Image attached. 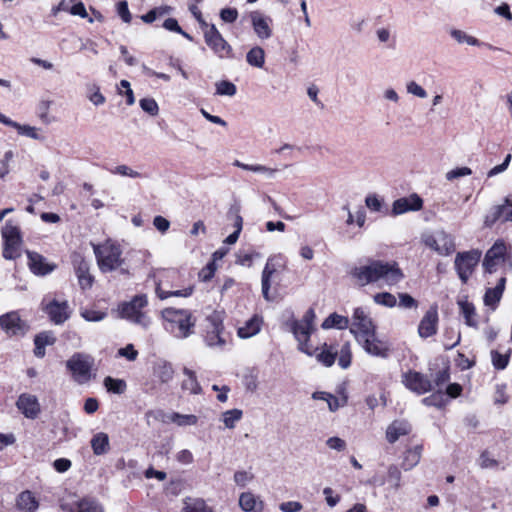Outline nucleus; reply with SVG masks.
<instances>
[{
  "label": "nucleus",
  "instance_id": "obj_1",
  "mask_svg": "<svg viewBox=\"0 0 512 512\" xmlns=\"http://www.w3.org/2000/svg\"><path fill=\"white\" fill-rule=\"evenodd\" d=\"M349 274L354 283L360 287L373 283H377L379 287L384 285L390 287L398 284L404 278L396 262L381 260H369L366 264L355 266Z\"/></svg>",
  "mask_w": 512,
  "mask_h": 512
},
{
  "label": "nucleus",
  "instance_id": "obj_2",
  "mask_svg": "<svg viewBox=\"0 0 512 512\" xmlns=\"http://www.w3.org/2000/svg\"><path fill=\"white\" fill-rule=\"evenodd\" d=\"M152 277L156 285L155 292L161 300L169 297L187 298L193 294L194 286L183 287V276L177 269H156Z\"/></svg>",
  "mask_w": 512,
  "mask_h": 512
},
{
  "label": "nucleus",
  "instance_id": "obj_3",
  "mask_svg": "<svg viewBox=\"0 0 512 512\" xmlns=\"http://www.w3.org/2000/svg\"><path fill=\"white\" fill-rule=\"evenodd\" d=\"M163 327L179 339H185L194 333L196 319L186 309L165 308L161 311Z\"/></svg>",
  "mask_w": 512,
  "mask_h": 512
},
{
  "label": "nucleus",
  "instance_id": "obj_4",
  "mask_svg": "<svg viewBox=\"0 0 512 512\" xmlns=\"http://www.w3.org/2000/svg\"><path fill=\"white\" fill-rule=\"evenodd\" d=\"M315 319L316 314L314 309L309 308L303 315L302 319L292 320L290 322V330L298 342V349L308 356H314V350L312 345L309 343V340L311 334L315 330Z\"/></svg>",
  "mask_w": 512,
  "mask_h": 512
},
{
  "label": "nucleus",
  "instance_id": "obj_5",
  "mask_svg": "<svg viewBox=\"0 0 512 512\" xmlns=\"http://www.w3.org/2000/svg\"><path fill=\"white\" fill-rule=\"evenodd\" d=\"M93 250L97 265L103 273L115 271L124 263L120 245L111 240L94 245Z\"/></svg>",
  "mask_w": 512,
  "mask_h": 512
},
{
  "label": "nucleus",
  "instance_id": "obj_6",
  "mask_svg": "<svg viewBox=\"0 0 512 512\" xmlns=\"http://www.w3.org/2000/svg\"><path fill=\"white\" fill-rule=\"evenodd\" d=\"M147 303L148 301L145 295H137L131 301L119 305V316L143 328H148L151 323L150 318L142 312V309Z\"/></svg>",
  "mask_w": 512,
  "mask_h": 512
},
{
  "label": "nucleus",
  "instance_id": "obj_7",
  "mask_svg": "<svg viewBox=\"0 0 512 512\" xmlns=\"http://www.w3.org/2000/svg\"><path fill=\"white\" fill-rule=\"evenodd\" d=\"M94 359L84 353H74L67 361L66 367L73 380L82 385L88 383L92 378Z\"/></svg>",
  "mask_w": 512,
  "mask_h": 512
},
{
  "label": "nucleus",
  "instance_id": "obj_8",
  "mask_svg": "<svg viewBox=\"0 0 512 512\" xmlns=\"http://www.w3.org/2000/svg\"><path fill=\"white\" fill-rule=\"evenodd\" d=\"M512 262L507 255V247L503 241H496L486 252L483 267L486 272L493 273L511 268Z\"/></svg>",
  "mask_w": 512,
  "mask_h": 512
},
{
  "label": "nucleus",
  "instance_id": "obj_9",
  "mask_svg": "<svg viewBox=\"0 0 512 512\" xmlns=\"http://www.w3.org/2000/svg\"><path fill=\"white\" fill-rule=\"evenodd\" d=\"M2 237L4 239L3 257L6 260H15L22 254V238L20 229L7 222L2 229Z\"/></svg>",
  "mask_w": 512,
  "mask_h": 512
},
{
  "label": "nucleus",
  "instance_id": "obj_10",
  "mask_svg": "<svg viewBox=\"0 0 512 512\" xmlns=\"http://www.w3.org/2000/svg\"><path fill=\"white\" fill-rule=\"evenodd\" d=\"M375 331L376 326L369 314L363 308H356L352 315L350 332L355 336L357 342L366 337H372V333Z\"/></svg>",
  "mask_w": 512,
  "mask_h": 512
},
{
  "label": "nucleus",
  "instance_id": "obj_11",
  "mask_svg": "<svg viewBox=\"0 0 512 512\" xmlns=\"http://www.w3.org/2000/svg\"><path fill=\"white\" fill-rule=\"evenodd\" d=\"M480 258L481 251L477 249L461 252L456 255L455 269L463 283L468 281L475 267L478 265Z\"/></svg>",
  "mask_w": 512,
  "mask_h": 512
},
{
  "label": "nucleus",
  "instance_id": "obj_12",
  "mask_svg": "<svg viewBox=\"0 0 512 512\" xmlns=\"http://www.w3.org/2000/svg\"><path fill=\"white\" fill-rule=\"evenodd\" d=\"M204 40L207 46L221 59L232 56V47L223 38L214 24H211L204 31Z\"/></svg>",
  "mask_w": 512,
  "mask_h": 512
},
{
  "label": "nucleus",
  "instance_id": "obj_13",
  "mask_svg": "<svg viewBox=\"0 0 512 512\" xmlns=\"http://www.w3.org/2000/svg\"><path fill=\"white\" fill-rule=\"evenodd\" d=\"M423 241L427 247L440 255L446 256L455 250L454 238L444 231L437 232L434 235H427Z\"/></svg>",
  "mask_w": 512,
  "mask_h": 512
},
{
  "label": "nucleus",
  "instance_id": "obj_14",
  "mask_svg": "<svg viewBox=\"0 0 512 512\" xmlns=\"http://www.w3.org/2000/svg\"><path fill=\"white\" fill-rule=\"evenodd\" d=\"M402 383L407 389L418 395L432 390L431 381L423 374L412 370L402 374Z\"/></svg>",
  "mask_w": 512,
  "mask_h": 512
},
{
  "label": "nucleus",
  "instance_id": "obj_15",
  "mask_svg": "<svg viewBox=\"0 0 512 512\" xmlns=\"http://www.w3.org/2000/svg\"><path fill=\"white\" fill-rule=\"evenodd\" d=\"M66 512H103L102 507L94 500L72 496L61 503Z\"/></svg>",
  "mask_w": 512,
  "mask_h": 512
},
{
  "label": "nucleus",
  "instance_id": "obj_16",
  "mask_svg": "<svg viewBox=\"0 0 512 512\" xmlns=\"http://www.w3.org/2000/svg\"><path fill=\"white\" fill-rule=\"evenodd\" d=\"M0 326L9 336L24 335L28 325L23 321L18 312H8L0 317Z\"/></svg>",
  "mask_w": 512,
  "mask_h": 512
},
{
  "label": "nucleus",
  "instance_id": "obj_17",
  "mask_svg": "<svg viewBox=\"0 0 512 512\" xmlns=\"http://www.w3.org/2000/svg\"><path fill=\"white\" fill-rule=\"evenodd\" d=\"M368 354L387 358L390 354V344L388 341L380 339L376 336V331L372 333V337H366L358 342Z\"/></svg>",
  "mask_w": 512,
  "mask_h": 512
},
{
  "label": "nucleus",
  "instance_id": "obj_18",
  "mask_svg": "<svg viewBox=\"0 0 512 512\" xmlns=\"http://www.w3.org/2000/svg\"><path fill=\"white\" fill-rule=\"evenodd\" d=\"M254 33L260 40L269 39L272 36V19L259 11H252L249 15Z\"/></svg>",
  "mask_w": 512,
  "mask_h": 512
},
{
  "label": "nucleus",
  "instance_id": "obj_19",
  "mask_svg": "<svg viewBox=\"0 0 512 512\" xmlns=\"http://www.w3.org/2000/svg\"><path fill=\"white\" fill-rule=\"evenodd\" d=\"M208 320L211 322L212 328L207 331L205 336L207 346L211 348H223L226 345V340L222 336L224 327L221 319L217 315H212L208 317Z\"/></svg>",
  "mask_w": 512,
  "mask_h": 512
},
{
  "label": "nucleus",
  "instance_id": "obj_20",
  "mask_svg": "<svg viewBox=\"0 0 512 512\" xmlns=\"http://www.w3.org/2000/svg\"><path fill=\"white\" fill-rule=\"evenodd\" d=\"M438 326L437 306H431L421 319L418 334L421 338H428L436 334Z\"/></svg>",
  "mask_w": 512,
  "mask_h": 512
},
{
  "label": "nucleus",
  "instance_id": "obj_21",
  "mask_svg": "<svg viewBox=\"0 0 512 512\" xmlns=\"http://www.w3.org/2000/svg\"><path fill=\"white\" fill-rule=\"evenodd\" d=\"M423 206V200L417 194L402 197L392 204V214L401 215L410 211H419Z\"/></svg>",
  "mask_w": 512,
  "mask_h": 512
},
{
  "label": "nucleus",
  "instance_id": "obj_22",
  "mask_svg": "<svg viewBox=\"0 0 512 512\" xmlns=\"http://www.w3.org/2000/svg\"><path fill=\"white\" fill-rule=\"evenodd\" d=\"M27 257L29 269L37 276H45L56 268L55 264L49 263L45 257L36 252L27 251Z\"/></svg>",
  "mask_w": 512,
  "mask_h": 512
},
{
  "label": "nucleus",
  "instance_id": "obj_23",
  "mask_svg": "<svg viewBox=\"0 0 512 512\" xmlns=\"http://www.w3.org/2000/svg\"><path fill=\"white\" fill-rule=\"evenodd\" d=\"M17 408L29 419H35L40 413V404L36 396L28 393L21 394L16 402Z\"/></svg>",
  "mask_w": 512,
  "mask_h": 512
},
{
  "label": "nucleus",
  "instance_id": "obj_24",
  "mask_svg": "<svg viewBox=\"0 0 512 512\" xmlns=\"http://www.w3.org/2000/svg\"><path fill=\"white\" fill-rule=\"evenodd\" d=\"M44 310L49 315L50 320L56 325L64 323L70 317L67 301L59 302L53 300L44 307Z\"/></svg>",
  "mask_w": 512,
  "mask_h": 512
},
{
  "label": "nucleus",
  "instance_id": "obj_25",
  "mask_svg": "<svg viewBox=\"0 0 512 512\" xmlns=\"http://www.w3.org/2000/svg\"><path fill=\"white\" fill-rule=\"evenodd\" d=\"M262 324L263 318L259 315H254L243 326L238 328L237 334L242 339L251 338L260 332Z\"/></svg>",
  "mask_w": 512,
  "mask_h": 512
},
{
  "label": "nucleus",
  "instance_id": "obj_26",
  "mask_svg": "<svg viewBox=\"0 0 512 512\" xmlns=\"http://www.w3.org/2000/svg\"><path fill=\"white\" fill-rule=\"evenodd\" d=\"M410 425L404 420L393 421L386 430V439L389 443H395L401 436L410 432Z\"/></svg>",
  "mask_w": 512,
  "mask_h": 512
},
{
  "label": "nucleus",
  "instance_id": "obj_27",
  "mask_svg": "<svg viewBox=\"0 0 512 512\" xmlns=\"http://www.w3.org/2000/svg\"><path fill=\"white\" fill-rule=\"evenodd\" d=\"M239 505L246 512H262L263 502L251 492H243L239 497Z\"/></svg>",
  "mask_w": 512,
  "mask_h": 512
},
{
  "label": "nucleus",
  "instance_id": "obj_28",
  "mask_svg": "<svg viewBox=\"0 0 512 512\" xmlns=\"http://www.w3.org/2000/svg\"><path fill=\"white\" fill-rule=\"evenodd\" d=\"M153 375L163 384L170 382L174 377V369L172 365L165 361L159 360L153 367Z\"/></svg>",
  "mask_w": 512,
  "mask_h": 512
},
{
  "label": "nucleus",
  "instance_id": "obj_29",
  "mask_svg": "<svg viewBox=\"0 0 512 512\" xmlns=\"http://www.w3.org/2000/svg\"><path fill=\"white\" fill-rule=\"evenodd\" d=\"M506 278L501 276L498 280V283L494 288L487 289L484 295V303L487 306L494 308L496 304L500 301L504 287H505Z\"/></svg>",
  "mask_w": 512,
  "mask_h": 512
},
{
  "label": "nucleus",
  "instance_id": "obj_30",
  "mask_svg": "<svg viewBox=\"0 0 512 512\" xmlns=\"http://www.w3.org/2000/svg\"><path fill=\"white\" fill-rule=\"evenodd\" d=\"M56 341L55 336L51 332H41L35 336L34 344V354L38 358H42L45 356V347L53 345Z\"/></svg>",
  "mask_w": 512,
  "mask_h": 512
},
{
  "label": "nucleus",
  "instance_id": "obj_31",
  "mask_svg": "<svg viewBox=\"0 0 512 512\" xmlns=\"http://www.w3.org/2000/svg\"><path fill=\"white\" fill-rule=\"evenodd\" d=\"M276 272V268L270 261H267L261 277V290L262 295L266 301H272L273 297L270 295L271 278Z\"/></svg>",
  "mask_w": 512,
  "mask_h": 512
},
{
  "label": "nucleus",
  "instance_id": "obj_32",
  "mask_svg": "<svg viewBox=\"0 0 512 512\" xmlns=\"http://www.w3.org/2000/svg\"><path fill=\"white\" fill-rule=\"evenodd\" d=\"M39 502L35 495L29 491H23L17 498V507L23 512H35L38 509Z\"/></svg>",
  "mask_w": 512,
  "mask_h": 512
},
{
  "label": "nucleus",
  "instance_id": "obj_33",
  "mask_svg": "<svg viewBox=\"0 0 512 512\" xmlns=\"http://www.w3.org/2000/svg\"><path fill=\"white\" fill-rule=\"evenodd\" d=\"M90 443L93 453L97 456L106 454L110 449L109 436L104 432L96 433Z\"/></svg>",
  "mask_w": 512,
  "mask_h": 512
},
{
  "label": "nucleus",
  "instance_id": "obj_34",
  "mask_svg": "<svg viewBox=\"0 0 512 512\" xmlns=\"http://www.w3.org/2000/svg\"><path fill=\"white\" fill-rule=\"evenodd\" d=\"M493 220L512 222V193L505 197L503 204L495 207Z\"/></svg>",
  "mask_w": 512,
  "mask_h": 512
},
{
  "label": "nucleus",
  "instance_id": "obj_35",
  "mask_svg": "<svg viewBox=\"0 0 512 512\" xmlns=\"http://www.w3.org/2000/svg\"><path fill=\"white\" fill-rule=\"evenodd\" d=\"M448 33L450 37L457 43V44H467L469 46H481L482 43L479 39L476 37L468 34L467 32L457 29V28H449Z\"/></svg>",
  "mask_w": 512,
  "mask_h": 512
},
{
  "label": "nucleus",
  "instance_id": "obj_36",
  "mask_svg": "<svg viewBox=\"0 0 512 512\" xmlns=\"http://www.w3.org/2000/svg\"><path fill=\"white\" fill-rule=\"evenodd\" d=\"M314 355L317 360L325 365L326 367H330L334 364L336 356L338 354V349L332 345L324 344L321 351L316 353L317 349H314Z\"/></svg>",
  "mask_w": 512,
  "mask_h": 512
},
{
  "label": "nucleus",
  "instance_id": "obj_37",
  "mask_svg": "<svg viewBox=\"0 0 512 512\" xmlns=\"http://www.w3.org/2000/svg\"><path fill=\"white\" fill-rule=\"evenodd\" d=\"M76 275L79 285L82 289H88L92 286L94 278L89 273V265L84 260H81L76 267Z\"/></svg>",
  "mask_w": 512,
  "mask_h": 512
},
{
  "label": "nucleus",
  "instance_id": "obj_38",
  "mask_svg": "<svg viewBox=\"0 0 512 512\" xmlns=\"http://www.w3.org/2000/svg\"><path fill=\"white\" fill-rule=\"evenodd\" d=\"M183 374L186 376V379L183 380L182 388L189 391L191 394H200L202 392V388L197 380L195 372L188 368H184Z\"/></svg>",
  "mask_w": 512,
  "mask_h": 512
},
{
  "label": "nucleus",
  "instance_id": "obj_39",
  "mask_svg": "<svg viewBox=\"0 0 512 512\" xmlns=\"http://www.w3.org/2000/svg\"><path fill=\"white\" fill-rule=\"evenodd\" d=\"M349 323L350 321L347 317L337 313H332L323 321L321 327L323 329H346L349 326Z\"/></svg>",
  "mask_w": 512,
  "mask_h": 512
},
{
  "label": "nucleus",
  "instance_id": "obj_40",
  "mask_svg": "<svg viewBox=\"0 0 512 512\" xmlns=\"http://www.w3.org/2000/svg\"><path fill=\"white\" fill-rule=\"evenodd\" d=\"M182 512H213V511L202 499L186 498L183 503Z\"/></svg>",
  "mask_w": 512,
  "mask_h": 512
},
{
  "label": "nucleus",
  "instance_id": "obj_41",
  "mask_svg": "<svg viewBox=\"0 0 512 512\" xmlns=\"http://www.w3.org/2000/svg\"><path fill=\"white\" fill-rule=\"evenodd\" d=\"M246 61L256 68H263L265 64V52L259 46L252 47L246 54Z\"/></svg>",
  "mask_w": 512,
  "mask_h": 512
},
{
  "label": "nucleus",
  "instance_id": "obj_42",
  "mask_svg": "<svg viewBox=\"0 0 512 512\" xmlns=\"http://www.w3.org/2000/svg\"><path fill=\"white\" fill-rule=\"evenodd\" d=\"M422 446H415L406 451L402 466L404 470L408 471L414 468L421 459Z\"/></svg>",
  "mask_w": 512,
  "mask_h": 512
},
{
  "label": "nucleus",
  "instance_id": "obj_43",
  "mask_svg": "<svg viewBox=\"0 0 512 512\" xmlns=\"http://www.w3.org/2000/svg\"><path fill=\"white\" fill-rule=\"evenodd\" d=\"M243 411L241 409H230L222 413L221 420L228 429H234L237 422L242 419Z\"/></svg>",
  "mask_w": 512,
  "mask_h": 512
},
{
  "label": "nucleus",
  "instance_id": "obj_44",
  "mask_svg": "<svg viewBox=\"0 0 512 512\" xmlns=\"http://www.w3.org/2000/svg\"><path fill=\"white\" fill-rule=\"evenodd\" d=\"M459 306L463 316L465 317L466 324L468 326L476 327L477 322L475 320L476 312L474 305L468 301H460Z\"/></svg>",
  "mask_w": 512,
  "mask_h": 512
},
{
  "label": "nucleus",
  "instance_id": "obj_45",
  "mask_svg": "<svg viewBox=\"0 0 512 512\" xmlns=\"http://www.w3.org/2000/svg\"><path fill=\"white\" fill-rule=\"evenodd\" d=\"M10 127L15 128L20 135L29 137L31 139L40 140L42 139V136L38 133V128L29 126V125H21L15 121L12 120V124H10Z\"/></svg>",
  "mask_w": 512,
  "mask_h": 512
},
{
  "label": "nucleus",
  "instance_id": "obj_46",
  "mask_svg": "<svg viewBox=\"0 0 512 512\" xmlns=\"http://www.w3.org/2000/svg\"><path fill=\"white\" fill-rule=\"evenodd\" d=\"M104 386L107 389V391L115 393V394H122L126 390V382L122 379H114L110 376H107L104 379Z\"/></svg>",
  "mask_w": 512,
  "mask_h": 512
},
{
  "label": "nucleus",
  "instance_id": "obj_47",
  "mask_svg": "<svg viewBox=\"0 0 512 512\" xmlns=\"http://www.w3.org/2000/svg\"><path fill=\"white\" fill-rule=\"evenodd\" d=\"M172 423L179 427L194 426L198 423V417L193 414H180L173 412Z\"/></svg>",
  "mask_w": 512,
  "mask_h": 512
},
{
  "label": "nucleus",
  "instance_id": "obj_48",
  "mask_svg": "<svg viewBox=\"0 0 512 512\" xmlns=\"http://www.w3.org/2000/svg\"><path fill=\"white\" fill-rule=\"evenodd\" d=\"M313 399L327 402L330 411L334 412L340 407L339 399L327 392L317 391L312 395Z\"/></svg>",
  "mask_w": 512,
  "mask_h": 512
},
{
  "label": "nucleus",
  "instance_id": "obj_49",
  "mask_svg": "<svg viewBox=\"0 0 512 512\" xmlns=\"http://www.w3.org/2000/svg\"><path fill=\"white\" fill-rule=\"evenodd\" d=\"M387 482L393 490H398L401 486V471L396 465H390L387 471Z\"/></svg>",
  "mask_w": 512,
  "mask_h": 512
},
{
  "label": "nucleus",
  "instance_id": "obj_50",
  "mask_svg": "<svg viewBox=\"0 0 512 512\" xmlns=\"http://www.w3.org/2000/svg\"><path fill=\"white\" fill-rule=\"evenodd\" d=\"M510 354L511 349H509L505 354H501L496 350H492L491 359L493 366L498 370L505 369L509 363Z\"/></svg>",
  "mask_w": 512,
  "mask_h": 512
},
{
  "label": "nucleus",
  "instance_id": "obj_51",
  "mask_svg": "<svg viewBox=\"0 0 512 512\" xmlns=\"http://www.w3.org/2000/svg\"><path fill=\"white\" fill-rule=\"evenodd\" d=\"M338 364L341 368L347 369L351 364V347L349 343H345L338 349Z\"/></svg>",
  "mask_w": 512,
  "mask_h": 512
},
{
  "label": "nucleus",
  "instance_id": "obj_52",
  "mask_svg": "<svg viewBox=\"0 0 512 512\" xmlns=\"http://www.w3.org/2000/svg\"><path fill=\"white\" fill-rule=\"evenodd\" d=\"M145 418L148 423L149 419L153 418L154 420L159 421L163 424H170L172 423L173 412L166 413L163 410H149L145 413Z\"/></svg>",
  "mask_w": 512,
  "mask_h": 512
},
{
  "label": "nucleus",
  "instance_id": "obj_53",
  "mask_svg": "<svg viewBox=\"0 0 512 512\" xmlns=\"http://www.w3.org/2000/svg\"><path fill=\"white\" fill-rule=\"evenodd\" d=\"M215 86L217 95L232 97L237 92L236 86L230 81L222 80L217 82Z\"/></svg>",
  "mask_w": 512,
  "mask_h": 512
},
{
  "label": "nucleus",
  "instance_id": "obj_54",
  "mask_svg": "<svg viewBox=\"0 0 512 512\" xmlns=\"http://www.w3.org/2000/svg\"><path fill=\"white\" fill-rule=\"evenodd\" d=\"M87 97L95 106L103 105L106 101V98L100 92L99 86L95 84L88 86Z\"/></svg>",
  "mask_w": 512,
  "mask_h": 512
},
{
  "label": "nucleus",
  "instance_id": "obj_55",
  "mask_svg": "<svg viewBox=\"0 0 512 512\" xmlns=\"http://www.w3.org/2000/svg\"><path fill=\"white\" fill-rule=\"evenodd\" d=\"M406 92L410 95L418 97L420 99H425L428 96L427 91L416 81L410 80L406 83Z\"/></svg>",
  "mask_w": 512,
  "mask_h": 512
},
{
  "label": "nucleus",
  "instance_id": "obj_56",
  "mask_svg": "<svg viewBox=\"0 0 512 512\" xmlns=\"http://www.w3.org/2000/svg\"><path fill=\"white\" fill-rule=\"evenodd\" d=\"M111 173L114 175H120L124 177H130V178H140L142 177V174L128 165H118L115 168L111 170Z\"/></svg>",
  "mask_w": 512,
  "mask_h": 512
},
{
  "label": "nucleus",
  "instance_id": "obj_57",
  "mask_svg": "<svg viewBox=\"0 0 512 512\" xmlns=\"http://www.w3.org/2000/svg\"><path fill=\"white\" fill-rule=\"evenodd\" d=\"M233 479L237 486L243 488L254 479V475L246 470H238L234 473Z\"/></svg>",
  "mask_w": 512,
  "mask_h": 512
},
{
  "label": "nucleus",
  "instance_id": "obj_58",
  "mask_svg": "<svg viewBox=\"0 0 512 512\" xmlns=\"http://www.w3.org/2000/svg\"><path fill=\"white\" fill-rule=\"evenodd\" d=\"M375 303L386 307H394L397 303L396 297L388 292L377 293L374 295Z\"/></svg>",
  "mask_w": 512,
  "mask_h": 512
},
{
  "label": "nucleus",
  "instance_id": "obj_59",
  "mask_svg": "<svg viewBox=\"0 0 512 512\" xmlns=\"http://www.w3.org/2000/svg\"><path fill=\"white\" fill-rule=\"evenodd\" d=\"M139 104L141 109L151 116H156L159 112V106L153 98H143Z\"/></svg>",
  "mask_w": 512,
  "mask_h": 512
},
{
  "label": "nucleus",
  "instance_id": "obj_60",
  "mask_svg": "<svg viewBox=\"0 0 512 512\" xmlns=\"http://www.w3.org/2000/svg\"><path fill=\"white\" fill-rule=\"evenodd\" d=\"M422 403L426 406L442 407L445 404V395L441 391H438L423 398Z\"/></svg>",
  "mask_w": 512,
  "mask_h": 512
},
{
  "label": "nucleus",
  "instance_id": "obj_61",
  "mask_svg": "<svg viewBox=\"0 0 512 512\" xmlns=\"http://www.w3.org/2000/svg\"><path fill=\"white\" fill-rule=\"evenodd\" d=\"M81 316L89 322H99L105 319L107 314L103 311L94 309H84L81 311Z\"/></svg>",
  "mask_w": 512,
  "mask_h": 512
},
{
  "label": "nucleus",
  "instance_id": "obj_62",
  "mask_svg": "<svg viewBox=\"0 0 512 512\" xmlns=\"http://www.w3.org/2000/svg\"><path fill=\"white\" fill-rule=\"evenodd\" d=\"M14 158L12 150L6 151L0 161V178H5L10 172V163Z\"/></svg>",
  "mask_w": 512,
  "mask_h": 512
},
{
  "label": "nucleus",
  "instance_id": "obj_63",
  "mask_svg": "<svg viewBox=\"0 0 512 512\" xmlns=\"http://www.w3.org/2000/svg\"><path fill=\"white\" fill-rule=\"evenodd\" d=\"M250 171L263 174L266 178L269 179L274 178L278 173L277 168H272L261 164H252Z\"/></svg>",
  "mask_w": 512,
  "mask_h": 512
},
{
  "label": "nucleus",
  "instance_id": "obj_64",
  "mask_svg": "<svg viewBox=\"0 0 512 512\" xmlns=\"http://www.w3.org/2000/svg\"><path fill=\"white\" fill-rule=\"evenodd\" d=\"M472 174V170L469 167H458L452 169L446 173V179L452 181L454 179L469 176Z\"/></svg>",
  "mask_w": 512,
  "mask_h": 512
}]
</instances>
